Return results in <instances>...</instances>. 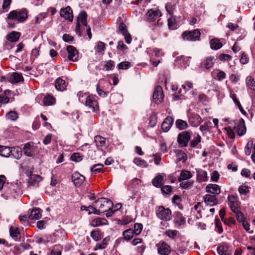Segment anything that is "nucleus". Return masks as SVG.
Listing matches in <instances>:
<instances>
[{
	"mask_svg": "<svg viewBox=\"0 0 255 255\" xmlns=\"http://www.w3.org/2000/svg\"><path fill=\"white\" fill-rule=\"evenodd\" d=\"M113 206V203L110 200L106 198H100L95 201L91 206H88L93 210L89 212V214L92 213L100 215L101 213L106 212L111 209Z\"/></svg>",
	"mask_w": 255,
	"mask_h": 255,
	"instance_id": "f257e3e1",
	"label": "nucleus"
},
{
	"mask_svg": "<svg viewBox=\"0 0 255 255\" xmlns=\"http://www.w3.org/2000/svg\"><path fill=\"white\" fill-rule=\"evenodd\" d=\"M27 18V11L25 8L12 10L6 18L8 26L13 28L16 23L23 22Z\"/></svg>",
	"mask_w": 255,
	"mask_h": 255,
	"instance_id": "f03ea898",
	"label": "nucleus"
},
{
	"mask_svg": "<svg viewBox=\"0 0 255 255\" xmlns=\"http://www.w3.org/2000/svg\"><path fill=\"white\" fill-rule=\"evenodd\" d=\"M146 15L147 21L152 26L162 25V22H160L159 20L155 22L156 20L161 16V12L159 9H150L147 11Z\"/></svg>",
	"mask_w": 255,
	"mask_h": 255,
	"instance_id": "7ed1b4c3",
	"label": "nucleus"
},
{
	"mask_svg": "<svg viewBox=\"0 0 255 255\" xmlns=\"http://www.w3.org/2000/svg\"><path fill=\"white\" fill-rule=\"evenodd\" d=\"M155 213L157 218L162 221H168L171 219V211L169 208L160 206L156 208Z\"/></svg>",
	"mask_w": 255,
	"mask_h": 255,
	"instance_id": "20e7f679",
	"label": "nucleus"
},
{
	"mask_svg": "<svg viewBox=\"0 0 255 255\" xmlns=\"http://www.w3.org/2000/svg\"><path fill=\"white\" fill-rule=\"evenodd\" d=\"M98 97L96 96L90 95L87 97L84 103L85 106L91 111L95 112L99 110V105L97 101Z\"/></svg>",
	"mask_w": 255,
	"mask_h": 255,
	"instance_id": "39448f33",
	"label": "nucleus"
},
{
	"mask_svg": "<svg viewBox=\"0 0 255 255\" xmlns=\"http://www.w3.org/2000/svg\"><path fill=\"white\" fill-rule=\"evenodd\" d=\"M191 132L189 131H184L178 135L177 142L181 147H186L191 139Z\"/></svg>",
	"mask_w": 255,
	"mask_h": 255,
	"instance_id": "423d86ee",
	"label": "nucleus"
},
{
	"mask_svg": "<svg viewBox=\"0 0 255 255\" xmlns=\"http://www.w3.org/2000/svg\"><path fill=\"white\" fill-rule=\"evenodd\" d=\"M200 35L201 33L198 29H194L184 31L182 34V38L185 40L196 41L199 39Z\"/></svg>",
	"mask_w": 255,
	"mask_h": 255,
	"instance_id": "0eeeda50",
	"label": "nucleus"
},
{
	"mask_svg": "<svg viewBox=\"0 0 255 255\" xmlns=\"http://www.w3.org/2000/svg\"><path fill=\"white\" fill-rule=\"evenodd\" d=\"M156 246L160 255H169L171 252L170 247L165 242H160Z\"/></svg>",
	"mask_w": 255,
	"mask_h": 255,
	"instance_id": "6e6552de",
	"label": "nucleus"
},
{
	"mask_svg": "<svg viewBox=\"0 0 255 255\" xmlns=\"http://www.w3.org/2000/svg\"><path fill=\"white\" fill-rule=\"evenodd\" d=\"M228 205L230 206L231 210L233 212H238V210L240 209V202H239L237 197L229 195L228 196Z\"/></svg>",
	"mask_w": 255,
	"mask_h": 255,
	"instance_id": "1a4fd4ad",
	"label": "nucleus"
},
{
	"mask_svg": "<svg viewBox=\"0 0 255 255\" xmlns=\"http://www.w3.org/2000/svg\"><path fill=\"white\" fill-rule=\"evenodd\" d=\"M164 98L162 88L160 86L155 87L153 93V101L156 104L161 103Z\"/></svg>",
	"mask_w": 255,
	"mask_h": 255,
	"instance_id": "9d476101",
	"label": "nucleus"
},
{
	"mask_svg": "<svg viewBox=\"0 0 255 255\" xmlns=\"http://www.w3.org/2000/svg\"><path fill=\"white\" fill-rule=\"evenodd\" d=\"M67 51L68 54V58L69 60L73 62L78 60L79 54L76 48L69 45L67 47Z\"/></svg>",
	"mask_w": 255,
	"mask_h": 255,
	"instance_id": "9b49d317",
	"label": "nucleus"
},
{
	"mask_svg": "<svg viewBox=\"0 0 255 255\" xmlns=\"http://www.w3.org/2000/svg\"><path fill=\"white\" fill-rule=\"evenodd\" d=\"M189 123L192 127H197L202 122V119L197 114L191 113L188 115Z\"/></svg>",
	"mask_w": 255,
	"mask_h": 255,
	"instance_id": "f8f14e48",
	"label": "nucleus"
},
{
	"mask_svg": "<svg viewBox=\"0 0 255 255\" xmlns=\"http://www.w3.org/2000/svg\"><path fill=\"white\" fill-rule=\"evenodd\" d=\"M204 202L206 205L213 206L218 204V200L215 195L206 194L203 197Z\"/></svg>",
	"mask_w": 255,
	"mask_h": 255,
	"instance_id": "ddd939ff",
	"label": "nucleus"
},
{
	"mask_svg": "<svg viewBox=\"0 0 255 255\" xmlns=\"http://www.w3.org/2000/svg\"><path fill=\"white\" fill-rule=\"evenodd\" d=\"M119 30L125 36L126 42L129 44L131 42L132 39L130 34L128 32L127 27L126 24L123 22L120 23L119 25Z\"/></svg>",
	"mask_w": 255,
	"mask_h": 255,
	"instance_id": "4468645a",
	"label": "nucleus"
},
{
	"mask_svg": "<svg viewBox=\"0 0 255 255\" xmlns=\"http://www.w3.org/2000/svg\"><path fill=\"white\" fill-rule=\"evenodd\" d=\"M206 191L211 195H218L221 193L220 186L215 184H209L206 187Z\"/></svg>",
	"mask_w": 255,
	"mask_h": 255,
	"instance_id": "2eb2a0df",
	"label": "nucleus"
},
{
	"mask_svg": "<svg viewBox=\"0 0 255 255\" xmlns=\"http://www.w3.org/2000/svg\"><path fill=\"white\" fill-rule=\"evenodd\" d=\"M94 140L98 149L103 150L107 147L105 138L100 135H96L95 136Z\"/></svg>",
	"mask_w": 255,
	"mask_h": 255,
	"instance_id": "dca6fc26",
	"label": "nucleus"
},
{
	"mask_svg": "<svg viewBox=\"0 0 255 255\" xmlns=\"http://www.w3.org/2000/svg\"><path fill=\"white\" fill-rule=\"evenodd\" d=\"M42 180V177L38 175L31 174L29 178L28 185V186H33L38 187V184Z\"/></svg>",
	"mask_w": 255,
	"mask_h": 255,
	"instance_id": "f3484780",
	"label": "nucleus"
},
{
	"mask_svg": "<svg viewBox=\"0 0 255 255\" xmlns=\"http://www.w3.org/2000/svg\"><path fill=\"white\" fill-rule=\"evenodd\" d=\"M85 177L79 173L75 172L72 176V180L74 185L77 187H79L85 180Z\"/></svg>",
	"mask_w": 255,
	"mask_h": 255,
	"instance_id": "a211bd4d",
	"label": "nucleus"
},
{
	"mask_svg": "<svg viewBox=\"0 0 255 255\" xmlns=\"http://www.w3.org/2000/svg\"><path fill=\"white\" fill-rule=\"evenodd\" d=\"M9 235L11 238L16 242H19L21 239V234L19 229L16 227H11L9 230Z\"/></svg>",
	"mask_w": 255,
	"mask_h": 255,
	"instance_id": "6ab92c4d",
	"label": "nucleus"
},
{
	"mask_svg": "<svg viewBox=\"0 0 255 255\" xmlns=\"http://www.w3.org/2000/svg\"><path fill=\"white\" fill-rule=\"evenodd\" d=\"M173 119L170 116L167 117L163 121L161 128L164 132H167L171 128L173 123Z\"/></svg>",
	"mask_w": 255,
	"mask_h": 255,
	"instance_id": "aec40b11",
	"label": "nucleus"
},
{
	"mask_svg": "<svg viewBox=\"0 0 255 255\" xmlns=\"http://www.w3.org/2000/svg\"><path fill=\"white\" fill-rule=\"evenodd\" d=\"M60 14L61 17H64L69 21L73 20L72 10L69 6L61 9Z\"/></svg>",
	"mask_w": 255,
	"mask_h": 255,
	"instance_id": "412c9836",
	"label": "nucleus"
},
{
	"mask_svg": "<svg viewBox=\"0 0 255 255\" xmlns=\"http://www.w3.org/2000/svg\"><path fill=\"white\" fill-rule=\"evenodd\" d=\"M173 216L174 223L179 226L182 225L185 223L186 219L180 212H175L174 213Z\"/></svg>",
	"mask_w": 255,
	"mask_h": 255,
	"instance_id": "4be33fe9",
	"label": "nucleus"
},
{
	"mask_svg": "<svg viewBox=\"0 0 255 255\" xmlns=\"http://www.w3.org/2000/svg\"><path fill=\"white\" fill-rule=\"evenodd\" d=\"M242 122L240 121L237 127H234L233 130H235L240 136L244 135L246 131V128L244 122L242 119Z\"/></svg>",
	"mask_w": 255,
	"mask_h": 255,
	"instance_id": "5701e85b",
	"label": "nucleus"
},
{
	"mask_svg": "<svg viewBox=\"0 0 255 255\" xmlns=\"http://www.w3.org/2000/svg\"><path fill=\"white\" fill-rule=\"evenodd\" d=\"M217 252L220 255H231V248L225 244L218 247Z\"/></svg>",
	"mask_w": 255,
	"mask_h": 255,
	"instance_id": "b1692460",
	"label": "nucleus"
},
{
	"mask_svg": "<svg viewBox=\"0 0 255 255\" xmlns=\"http://www.w3.org/2000/svg\"><path fill=\"white\" fill-rule=\"evenodd\" d=\"M215 58L213 56H209L201 63V66L209 69L212 67L214 64Z\"/></svg>",
	"mask_w": 255,
	"mask_h": 255,
	"instance_id": "393cba45",
	"label": "nucleus"
},
{
	"mask_svg": "<svg viewBox=\"0 0 255 255\" xmlns=\"http://www.w3.org/2000/svg\"><path fill=\"white\" fill-rule=\"evenodd\" d=\"M192 176L193 174L190 171L186 170H182L178 178V181L181 182L182 181L187 180L192 178Z\"/></svg>",
	"mask_w": 255,
	"mask_h": 255,
	"instance_id": "a878e982",
	"label": "nucleus"
},
{
	"mask_svg": "<svg viewBox=\"0 0 255 255\" xmlns=\"http://www.w3.org/2000/svg\"><path fill=\"white\" fill-rule=\"evenodd\" d=\"M9 81L12 83H17L23 81V77L21 74L14 72L10 77Z\"/></svg>",
	"mask_w": 255,
	"mask_h": 255,
	"instance_id": "bb28decb",
	"label": "nucleus"
},
{
	"mask_svg": "<svg viewBox=\"0 0 255 255\" xmlns=\"http://www.w3.org/2000/svg\"><path fill=\"white\" fill-rule=\"evenodd\" d=\"M41 210L39 208H35L32 210L29 218L31 220L39 219L41 217Z\"/></svg>",
	"mask_w": 255,
	"mask_h": 255,
	"instance_id": "cd10ccee",
	"label": "nucleus"
},
{
	"mask_svg": "<svg viewBox=\"0 0 255 255\" xmlns=\"http://www.w3.org/2000/svg\"><path fill=\"white\" fill-rule=\"evenodd\" d=\"M55 87L59 91H63L66 88L65 80L61 78H58L55 81Z\"/></svg>",
	"mask_w": 255,
	"mask_h": 255,
	"instance_id": "c85d7f7f",
	"label": "nucleus"
},
{
	"mask_svg": "<svg viewBox=\"0 0 255 255\" xmlns=\"http://www.w3.org/2000/svg\"><path fill=\"white\" fill-rule=\"evenodd\" d=\"M20 35L19 32L12 31L6 35V38L10 42H16L19 39Z\"/></svg>",
	"mask_w": 255,
	"mask_h": 255,
	"instance_id": "c756f323",
	"label": "nucleus"
},
{
	"mask_svg": "<svg viewBox=\"0 0 255 255\" xmlns=\"http://www.w3.org/2000/svg\"><path fill=\"white\" fill-rule=\"evenodd\" d=\"M10 151V155H12L15 159H19L21 158L22 151V149L20 147H16L11 148Z\"/></svg>",
	"mask_w": 255,
	"mask_h": 255,
	"instance_id": "7c9ffc66",
	"label": "nucleus"
},
{
	"mask_svg": "<svg viewBox=\"0 0 255 255\" xmlns=\"http://www.w3.org/2000/svg\"><path fill=\"white\" fill-rule=\"evenodd\" d=\"M210 47L214 50H218L221 48L223 45L219 39L214 38L210 40Z\"/></svg>",
	"mask_w": 255,
	"mask_h": 255,
	"instance_id": "2f4dec72",
	"label": "nucleus"
},
{
	"mask_svg": "<svg viewBox=\"0 0 255 255\" xmlns=\"http://www.w3.org/2000/svg\"><path fill=\"white\" fill-rule=\"evenodd\" d=\"M11 147L7 146L0 145V155L3 157H7L10 156Z\"/></svg>",
	"mask_w": 255,
	"mask_h": 255,
	"instance_id": "473e14b6",
	"label": "nucleus"
},
{
	"mask_svg": "<svg viewBox=\"0 0 255 255\" xmlns=\"http://www.w3.org/2000/svg\"><path fill=\"white\" fill-rule=\"evenodd\" d=\"M189 58L184 56H181L177 57L176 61L180 64L182 67H186L189 65Z\"/></svg>",
	"mask_w": 255,
	"mask_h": 255,
	"instance_id": "72a5a7b5",
	"label": "nucleus"
},
{
	"mask_svg": "<svg viewBox=\"0 0 255 255\" xmlns=\"http://www.w3.org/2000/svg\"><path fill=\"white\" fill-rule=\"evenodd\" d=\"M33 146L29 142H27L24 145L23 151L25 155L28 157L32 156Z\"/></svg>",
	"mask_w": 255,
	"mask_h": 255,
	"instance_id": "f704fd0d",
	"label": "nucleus"
},
{
	"mask_svg": "<svg viewBox=\"0 0 255 255\" xmlns=\"http://www.w3.org/2000/svg\"><path fill=\"white\" fill-rule=\"evenodd\" d=\"M175 126L180 130H184L189 127L187 122L181 119H178L176 121Z\"/></svg>",
	"mask_w": 255,
	"mask_h": 255,
	"instance_id": "c9c22d12",
	"label": "nucleus"
},
{
	"mask_svg": "<svg viewBox=\"0 0 255 255\" xmlns=\"http://www.w3.org/2000/svg\"><path fill=\"white\" fill-rule=\"evenodd\" d=\"M163 181V177L160 174H158L154 177L152 180V183L153 186L159 188L161 187Z\"/></svg>",
	"mask_w": 255,
	"mask_h": 255,
	"instance_id": "e433bc0d",
	"label": "nucleus"
},
{
	"mask_svg": "<svg viewBox=\"0 0 255 255\" xmlns=\"http://www.w3.org/2000/svg\"><path fill=\"white\" fill-rule=\"evenodd\" d=\"M197 176L199 182L205 181L207 179V173L203 170L199 169L197 170Z\"/></svg>",
	"mask_w": 255,
	"mask_h": 255,
	"instance_id": "4c0bfd02",
	"label": "nucleus"
},
{
	"mask_svg": "<svg viewBox=\"0 0 255 255\" xmlns=\"http://www.w3.org/2000/svg\"><path fill=\"white\" fill-rule=\"evenodd\" d=\"M110 240V237L109 236L105 238L102 242L99 244H97L95 247V250H101L105 249Z\"/></svg>",
	"mask_w": 255,
	"mask_h": 255,
	"instance_id": "58836bf2",
	"label": "nucleus"
},
{
	"mask_svg": "<svg viewBox=\"0 0 255 255\" xmlns=\"http://www.w3.org/2000/svg\"><path fill=\"white\" fill-rule=\"evenodd\" d=\"M246 83L247 87L253 91L255 90V81L254 79L251 76H248L246 79Z\"/></svg>",
	"mask_w": 255,
	"mask_h": 255,
	"instance_id": "ea45409f",
	"label": "nucleus"
},
{
	"mask_svg": "<svg viewBox=\"0 0 255 255\" xmlns=\"http://www.w3.org/2000/svg\"><path fill=\"white\" fill-rule=\"evenodd\" d=\"M134 235V234L133 233V231L131 229L126 230L123 232L124 239L127 241L133 238Z\"/></svg>",
	"mask_w": 255,
	"mask_h": 255,
	"instance_id": "a19ab883",
	"label": "nucleus"
},
{
	"mask_svg": "<svg viewBox=\"0 0 255 255\" xmlns=\"http://www.w3.org/2000/svg\"><path fill=\"white\" fill-rule=\"evenodd\" d=\"M133 163L137 166L142 168H146L148 166V164L146 161L139 157H135L133 161Z\"/></svg>",
	"mask_w": 255,
	"mask_h": 255,
	"instance_id": "79ce46f5",
	"label": "nucleus"
},
{
	"mask_svg": "<svg viewBox=\"0 0 255 255\" xmlns=\"http://www.w3.org/2000/svg\"><path fill=\"white\" fill-rule=\"evenodd\" d=\"M43 102L45 106H50L55 103V99L50 95H47L44 98Z\"/></svg>",
	"mask_w": 255,
	"mask_h": 255,
	"instance_id": "37998d69",
	"label": "nucleus"
},
{
	"mask_svg": "<svg viewBox=\"0 0 255 255\" xmlns=\"http://www.w3.org/2000/svg\"><path fill=\"white\" fill-rule=\"evenodd\" d=\"M108 223L107 220L105 218H98L92 221L94 226H99L103 225H106Z\"/></svg>",
	"mask_w": 255,
	"mask_h": 255,
	"instance_id": "c03bdc74",
	"label": "nucleus"
},
{
	"mask_svg": "<svg viewBox=\"0 0 255 255\" xmlns=\"http://www.w3.org/2000/svg\"><path fill=\"white\" fill-rule=\"evenodd\" d=\"M103 167L104 165L102 164H97L92 166L90 170L92 173L97 174L103 171Z\"/></svg>",
	"mask_w": 255,
	"mask_h": 255,
	"instance_id": "a18cd8bd",
	"label": "nucleus"
},
{
	"mask_svg": "<svg viewBox=\"0 0 255 255\" xmlns=\"http://www.w3.org/2000/svg\"><path fill=\"white\" fill-rule=\"evenodd\" d=\"M87 14L85 11H82L79 14L78 19L80 20L81 23L85 26H87Z\"/></svg>",
	"mask_w": 255,
	"mask_h": 255,
	"instance_id": "49530a36",
	"label": "nucleus"
},
{
	"mask_svg": "<svg viewBox=\"0 0 255 255\" xmlns=\"http://www.w3.org/2000/svg\"><path fill=\"white\" fill-rule=\"evenodd\" d=\"M5 118L7 120L14 121L18 119V116L16 112L10 111L6 114Z\"/></svg>",
	"mask_w": 255,
	"mask_h": 255,
	"instance_id": "de8ad7c7",
	"label": "nucleus"
},
{
	"mask_svg": "<svg viewBox=\"0 0 255 255\" xmlns=\"http://www.w3.org/2000/svg\"><path fill=\"white\" fill-rule=\"evenodd\" d=\"M180 186L183 189H188L191 188L194 183V180H190L187 181H182L180 182Z\"/></svg>",
	"mask_w": 255,
	"mask_h": 255,
	"instance_id": "09e8293b",
	"label": "nucleus"
},
{
	"mask_svg": "<svg viewBox=\"0 0 255 255\" xmlns=\"http://www.w3.org/2000/svg\"><path fill=\"white\" fill-rule=\"evenodd\" d=\"M89 96L87 93H83L82 91H80L77 93L79 101L81 103H84L86 101L87 97H89Z\"/></svg>",
	"mask_w": 255,
	"mask_h": 255,
	"instance_id": "8fccbe9b",
	"label": "nucleus"
},
{
	"mask_svg": "<svg viewBox=\"0 0 255 255\" xmlns=\"http://www.w3.org/2000/svg\"><path fill=\"white\" fill-rule=\"evenodd\" d=\"M178 231L176 230H168L165 232V235L171 239H174L177 235Z\"/></svg>",
	"mask_w": 255,
	"mask_h": 255,
	"instance_id": "3c124183",
	"label": "nucleus"
},
{
	"mask_svg": "<svg viewBox=\"0 0 255 255\" xmlns=\"http://www.w3.org/2000/svg\"><path fill=\"white\" fill-rule=\"evenodd\" d=\"M131 66V64L129 62L125 61L120 63L118 65V68L119 69L127 70Z\"/></svg>",
	"mask_w": 255,
	"mask_h": 255,
	"instance_id": "603ef678",
	"label": "nucleus"
},
{
	"mask_svg": "<svg viewBox=\"0 0 255 255\" xmlns=\"http://www.w3.org/2000/svg\"><path fill=\"white\" fill-rule=\"evenodd\" d=\"M71 160L75 162H80L83 159V156L81 155L79 153H74L71 156Z\"/></svg>",
	"mask_w": 255,
	"mask_h": 255,
	"instance_id": "864d4df0",
	"label": "nucleus"
},
{
	"mask_svg": "<svg viewBox=\"0 0 255 255\" xmlns=\"http://www.w3.org/2000/svg\"><path fill=\"white\" fill-rule=\"evenodd\" d=\"M142 225L140 223H135L134 225L133 233L135 235H139L142 231Z\"/></svg>",
	"mask_w": 255,
	"mask_h": 255,
	"instance_id": "5fc2aeb1",
	"label": "nucleus"
},
{
	"mask_svg": "<svg viewBox=\"0 0 255 255\" xmlns=\"http://www.w3.org/2000/svg\"><path fill=\"white\" fill-rule=\"evenodd\" d=\"M201 136L199 134L197 135L195 139L191 140L190 145L191 147H195L201 141Z\"/></svg>",
	"mask_w": 255,
	"mask_h": 255,
	"instance_id": "6e6d98bb",
	"label": "nucleus"
},
{
	"mask_svg": "<svg viewBox=\"0 0 255 255\" xmlns=\"http://www.w3.org/2000/svg\"><path fill=\"white\" fill-rule=\"evenodd\" d=\"M168 25L169 28L171 30H174L177 28V25L174 22V19L172 18L168 19Z\"/></svg>",
	"mask_w": 255,
	"mask_h": 255,
	"instance_id": "4d7b16f0",
	"label": "nucleus"
},
{
	"mask_svg": "<svg viewBox=\"0 0 255 255\" xmlns=\"http://www.w3.org/2000/svg\"><path fill=\"white\" fill-rule=\"evenodd\" d=\"M253 146V141H250L248 142L245 148V152L247 155H249L251 152V149Z\"/></svg>",
	"mask_w": 255,
	"mask_h": 255,
	"instance_id": "13d9d810",
	"label": "nucleus"
},
{
	"mask_svg": "<svg viewBox=\"0 0 255 255\" xmlns=\"http://www.w3.org/2000/svg\"><path fill=\"white\" fill-rule=\"evenodd\" d=\"M91 237L96 241L99 240L101 238L99 231H92L91 233Z\"/></svg>",
	"mask_w": 255,
	"mask_h": 255,
	"instance_id": "bf43d9fd",
	"label": "nucleus"
},
{
	"mask_svg": "<svg viewBox=\"0 0 255 255\" xmlns=\"http://www.w3.org/2000/svg\"><path fill=\"white\" fill-rule=\"evenodd\" d=\"M238 191L240 194L246 195L249 192L248 187L246 186L241 185L239 187Z\"/></svg>",
	"mask_w": 255,
	"mask_h": 255,
	"instance_id": "052dcab7",
	"label": "nucleus"
},
{
	"mask_svg": "<svg viewBox=\"0 0 255 255\" xmlns=\"http://www.w3.org/2000/svg\"><path fill=\"white\" fill-rule=\"evenodd\" d=\"M114 67L115 62L112 60L108 61L105 65V67L107 71L113 70Z\"/></svg>",
	"mask_w": 255,
	"mask_h": 255,
	"instance_id": "680f3d73",
	"label": "nucleus"
},
{
	"mask_svg": "<svg viewBox=\"0 0 255 255\" xmlns=\"http://www.w3.org/2000/svg\"><path fill=\"white\" fill-rule=\"evenodd\" d=\"M117 48L118 50H121L122 51H124L128 49V47L124 44V41L122 40L118 42Z\"/></svg>",
	"mask_w": 255,
	"mask_h": 255,
	"instance_id": "e2e57ef3",
	"label": "nucleus"
},
{
	"mask_svg": "<svg viewBox=\"0 0 255 255\" xmlns=\"http://www.w3.org/2000/svg\"><path fill=\"white\" fill-rule=\"evenodd\" d=\"M219 173L216 170L214 171L211 175V179L213 182H217L219 178Z\"/></svg>",
	"mask_w": 255,
	"mask_h": 255,
	"instance_id": "0e129e2a",
	"label": "nucleus"
},
{
	"mask_svg": "<svg viewBox=\"0 0 255 255\" xmlns=\"http://www.w3.org/2000/svg\"><path fill=\"white\" fill-rule=\"evenodd\" d=\"M233 212L236 214L237 219L239 222L243 223L244 221H245L244 220V215L243 213L240 211V209L238 210V212Z\"/></svg>",
	"mask_w": 255,
	"mask_h": 255,
	"instance_id": "69168bd1",
	"label": "nucleus"
},
{
	"mask_svg": "<svg viewBox=\"0 0 255 255\" xmlns=\"http://www.w3.org/2000/svg\"><path fill=\"white\" fill-rule=\"evenodd\" d=\"M105 49V43L102 41H99L97 44V47L96 51L97 52L100 53L102 51H104Z\"/></svg>",
	"mask_w": 255,
	"mask_h": 255,
	"instance_id": "338daca9",
	"label": "nucleus"
},
{
	"mask_svg": "<svg viewBox=\"0 0 255 255\" xmlns=\"http://www.w3.org/2000/svg\"><path fill=\"white\" fill-rule=\"evenodd\" d=\"M161 190L162 193L169 194L172 191V187L170 185H164L161 187Z\"/></svg>",
	"mask_w": 255,
	"mask_h": 255,
	"instance_id": "774afa93",
	"label": "nucleus"
}]
</instances>
